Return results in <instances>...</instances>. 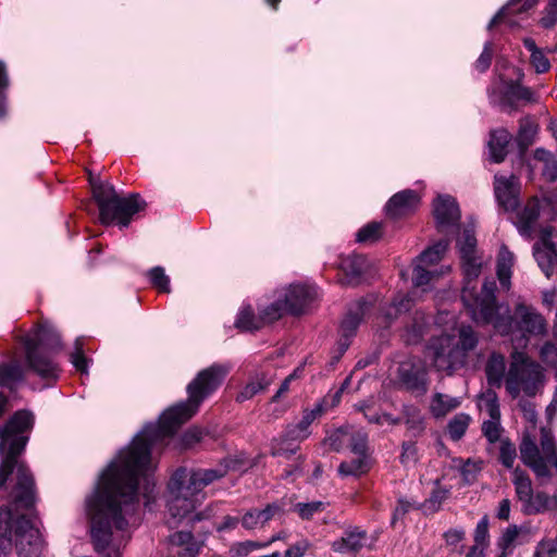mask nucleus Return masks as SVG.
Instances as JSON below:
<instances>
[{
	"mask_svg": "<svg viewBox=\"0 0 557 557\" xmlns=\"http://www.w3.org/2000/svg\"><path fill=\"white\" fill-rule=\"evenodd\" d=\"M202 542L197 541L191 532L180 531L170 536L172 557H198Z\"/></svg>",
	"mask_w": 557,
	"mask_h": 557,
	"instance_id": "a211bd4d",
	"label": "nucleus"
},
{
	"mask_svg": "<svg viewBox=\"0 0 557 557\" xmlns=\"http://www.w3.org/2000/svg\"><path fill=\"white\" fill-rule=\"evenodd\" d=\"M397 376L408 391L424 394L428 389L426 371L420 363L411 360L400 362L397 369Z\"/></svg>",
	"mask_w": 557,
	"mask_h": 557,
	"instance_id": "ddd939ff",
	"label": "nucleus"
},
{
	"mask_svg": "<svg viewBox=\"0 0 557 557\" xmlns=\"http://www.w3.org/2000/svg\"><path fill=\"white\" fill-rule=\"evenodd\" d=\"M433 214L440 231L457 225L461 216L457 201L449 195L438 196L434 200Z\"/></svg>",
	"mask_w": 557,
	"mask_h": 557,
	"instance_id": "2eb2a0df",
	"label": "nucleus"
},
{
	"mask_svg": "<svg viewBox=\"0 0 557 557\" xmlns=\"http://www.w3.org/2000/svg\"><path fill=\"white\" fill-rule=\"evenodd\" d=\"M496 289L494 280H485L480 298H474L472 294L466 292L465 306L474 322L482 325L492 324L500 335L519 333L524 344L530 336L546 335L547 322L534 307L519 302L511 314L508 306L497 304Z\"/></svg>",
	"mask_w": 557,
	"mask_h": 557,
	"instance_id": "7ed1b4c3",
	"label": "nucleus"
},
{
	"mask_svg": "<svg viewBox=\"0 0 557 557\" xmlns=\"http://www.w3.org/2000/svg\"><path fill=\"white\" fill-rule=\"evenodd\" d=\"M417 460V447L411 442H405L403 444V453L400 455V461L404 465L414 462Z\"/></svg>",
	"mask_w": 557,
	"mask_h": 557,
	"instance_id": "0e129e2a",
	"label": "nucleus"
},
{
	"mask_svg": "<svg viewBox=\"0 0 557 557\" xmlns=\"http://www.w3.org/2000/svg\"><path fill=\"white\" fill-rule=\"evenodd\" d=\"M412 307V300L409 295H398L393 299L389 306L384 310L383 314L387 322L397 319L401 313L407 312Z\"/></svg>",
	"mask_w": 557,
	"mask_h": 557,
	"instance_id": "4c0bfd02",
	"label": "nucleus"
},
{
	"mask_svg": "<svg viewBox=\"0 0 557 557\" xmlns=\"http://www.w3.org/2000/svg\"><path fill=\"white\" fill-rule=\"evenodd\" d=\"M459 406V398L451 397L442 393H436L431 401V412L435 418H442Z\"/></svg>",
	"mask_w": 557,
	"mask_h": 557,
	"instance_id": "c756f323",
	"label": "nucleus"
},
{
	"mask_svg": "<svg viewBox=\"0 0 557 557\" xmlns=\"http://www.w3.org/2000/svg\"><path fill=\"white\" fill-rule=\"evenodd\" d=\"M536 124L528 117L520 121L517 141L521 148L524 149L532 144L533 137L536 134Z\"/></svg>",
	"mask_w": 557,
	"mask_h": 557,
	"instance_id": "c03bdc74",
	"label": "nucleus"
},
{
	"mask_svg": "<svg viewBox=\"0 0 557 557\" xmlns=\"http://www.w3.org/2000/svg\"><path fill=\"white\" fill-rule=\"evenodd\" d=\"M479 333L471 325H460L457 335L441 334L430 338L426 354L433 368L453 375L466 367L469 355L479 345Z\"/></svg>",
	"mask_w": 557,
	"mask_h": 557,
	"instance_id": "39448f33",
	"label": "nucleus"
},
{
	"mask_svg": "<svg viewBox=\"0 0 557 557\" xmlns=\"http://www.w3.org/2000/svg\"><path fill=\"white\" fill-rule=\"evenodd\" d=\"M511 140L510 133L505 128H498L491 132L488 140V149L491 159L495 163H500L505 160L508 153V145Z\"/></svg>",
	"mask_w": 557,
	"mask_h": 557,
	"instance_id": "4be33fe9",
	"label": "nucleus"
},
{
	"mask_svg": "<svg viewBox=\"0 0 557 557\" xmlns=\"http://www.w3.org/2000/svg\"><path fill=\"white\" fill-rule=\"evenodd\" d=\"M370 470L368 456H357L350 461H343L338 466V473L342 476H359Z\"/></svg>",
	"mask_w": 557,
	"mask_h": 557,
	"instance_id": "7c9ffc66",
	"label": "nucleus"
},
{
	"mask_svg": "<svg viewBox=\"0 0 557 557\" xmlns=\"http://www.w3.org/2000/svg\"><path fill=\"white\" fill-rule=\"evenodd\" d=\"M541 358L548 364L557 366V346L546 342L541 348Z\"/></svg>",
	"mask_w": 557,
	"mask_h": 557,
	"instance_id": "bf43d9fd",
	"label": "nucleus"
},
{
	"mask_svg": "<svg viewBox=\"0 0 557 557\" xmlns=\"http://www.w3.org/2000/svg\"><path fill=\"white\" fill-rule=\"evenodd\" d=\"M33 424V413L20 410L0 428V497L8 502L0 508V557H7L13 546L18 557H39L42 550L39 531L29 519L35 504L34 478L18 460Z\"/></svg>",
	"mask_w": 557,
	"mask_h": 557,
	"instance_id": "f03ea898",
	"label": "nucleus"
},
{
	"mask_svg": "<svg viewBox=\"0 0 557 557\" xmlns=\"http://www.w3.org/2000/svg\"><path fill=\"white\" fill-rule=\"evenodd\" d=\"M520 458L537 478H550L552 469L557 474V443L549 429H541L540 446L524 433L519 445Z\"/></svg>",
	"mask_w": 557,
	"mask_h": 557,
	"instance_id": "6e6552de",
	"label": "nucleus"
},
{
	"mask_svg": "<svg viewBox=\"0 0 557 557\" xmlns=\"http://www.w3.org/2000/svg\"><path fill=\"white\" fill-rule=\"evenodd\" d=\"M488 519L487 517H483L476 524L474 531V543L482 544L488 546Z\"/></svg>",
	"mask_w": 557,
	"mask_h": 557,
	"instance_id": "6e6d98bb",
	"label": "nucleus"
},
{
	"mask_svg": "<svg viewBox=\"0 0 557 557\" xmlns=\"http://www.w3.org/2000/svg\"><path fill=\"white\" fill-rule=\"evenodd\" d=\"M323 412L324 407L322 403L315 404L313 409H305L301 420L298 423L292 424L287 428L286 437L293 441H301L307 438L310 434L309 426Z\"/></svg>",
	"mask_w": 557,
	"mask_h": 557,
	"instance_id": "6ab92c4d",
	"label": "nucleus"
},
{
	"mask_svg": "<svg viewBox=\"0 0 557 557\" xmlns=\"http://www.w3.org/2000/svg\"><path fill=\"white\" fill-rule=\"evenodd\" d=\"M228 370L226 366L212 364L200 371L187 385L188 399L164 411L158 424H147L103 471L96 491L86 500L97 553L121 557V549L129 539L126 528L138 508L139 476L146 478V491L153 485L147 475L152 448L198 411L200 404L222 384Z\"/></svg>",
	"mask_w": 557,
	"mask_h": 557,
	"instance_id": "f257e3e1",
	"label": "nucleus"
},
{
	"mask_svg": "<svg viewBox=\"0 0 557 557\" xmlns=\"http://www.w3.org/2000/svg\"><path fill=\"white\" fill-rule=\"evenodd\" d=\"M513 267V253L506 246H502L497 258V277L503 289L509 290Z\"/></svg>",
	"mask_w": 557,
	"mask_h": 557,
	"instance_id": "393cba45",
	"label": "nucleus"
},
{
	"mask_svg": "<svg viewBox=\"0 0 557 557\" xmlns=\"http://www.w3.org/2000/svg\"><path fill=\"white\" fill-rule=\"evenodd\" d=\"M492 58H493V45H492V42L487 41L484 45L482 53L475 61V64H474L475 69L481 73L485 72L491 65Z\"/></svg>",
	"mask_w": 557,
	"mask_h": 557,
	"instance_id": "864d4df0",
	"label": "nucleus"
},
{
	"mask_svg": "<svg viewBox=\"0 0 557 557\" xmlns=\"http://www.w3.org/2000/svg\"><path fill=\"white\" fill-rule=\"evenodd\" d=\"M557 23V0H549L544 16L541 18V25L544 28H550Z\"/></svg>",
	"mask_w": 557,
	"mask_h": 557,
	"instance_id": "4d7b16f0",
	"label": "nucleus"
},
{
	"mask_svg": "<svg viewBox=\"0 0 557 557\" xmlns=\"http://www.w3.org/2000/svg\"><path fill=\"white\" fill-rule=\"evenodd\" d=\"M533 255L544 274L549 277L557 258L556 245L552 242V228H543L540 240L533 246Z\"/></svg>",
	"mask_w": 557,
	"mask_h": 557,
	"instance_id": "4468645a",
	"label": "nucleus"
},
{
	"mask_svg": "<svg viewBox=\"0 0 557 557\" xmlns=\"http://www.w3.org/2000/svg\"><path fill=\"white\" fill-rule=\"evenodd\" d=\"M519 100H524L528 102L533 101V91L530 88L524 87L517 82L511 81L507 83L506 89L504 91V101L512 107Z\"/></svg>",
	"mask_w": 557,
	"mask_h": 557,
	"instance_id": "2f4dec72",
	"label": "nucleus"
},
{
	"mask_svg": "<svg viewBox=\"0 0 557 557\" xmlns=\"http://www.w3.org/2000/svg\"><path fill=\"white\" fill-rule=\"evenodd\" d=\"M522 528L518 527L516 524H510L507 527L503 532L502 535L498 537L496 546L498 549H504L508 552H512L516 548L518 544V536L521 533Z\"/></svg>",
	"mask_w": 557,
	"mask_h": 557,
	"instance_id": "79ce46f5",
	"label": "nucleus"
},
{
	"mask_svg": "<svg viewBox=\"0 0 557 557\" xmlns=\"http://www.w3.org/2000/svg\"><path fill=\"white\" fill-rule=\"evenodd\" d=\"M309 544L307 541L297 542L295 545L290 546L286 552L284 557H302L306 550L308 549Z\"/></svg>",
	"mask_w": 557,
	"mask_h": 557,
	"instance_id": "774afa93",
	"label": "nucleus"
},
{
	"mask_svg": "<svg viewBox=\"0 0 557 557\" xmlns=\"http://www.w3.org/2000/svg\"><path fill=\"white\" fill-rule=\"evenodd\" d=\"M280 510L276 504H269L264 509H252L247 511L243 519L242 524L248 530L257 528L259 524H264L273 518V516Z\"/></svg>",
	"mask_w": 557,
	"mask_h": 557,
	"instance_id": "a878e982",
	"label": "nucleus"
},
{
	"mask_svg": "<svg viewBox=\"0 0 557 557\" xmlns=\"http://www.w3.org/2000/svg\"><path fill=\"white\" fill-rule=\"evenodd\" d=\"M494 191L496 199L506 211L515 210L518 206L519 183L515 175L509 177L495 176Z\"/></svg>",
	"mask_w": 557,
	"mask_h": 557,
	"instance_id": "f3484780",
	"label": "nucleus"
},
{
	"mask_svg": "<svg viewBox=\"0 0 557 557\" xmlns=\"http://www.w3.org/2000/svg\"><path fill=\"white\" fill-rule=\"evenodd\" d=\"M517 458V449L509 438H503L499 445V461L507 468L512 469Z\"/></svg>",
	"mask_w": 557,
	"mask_h": 557,
	"instance_id": "a18cd8bd",
	"label": "nucleus"
},
{
	"mask_svg": "<svg viewBox=\"0 0 557 557\" xmlns=\"http://www.w3.org/2000/svg\"><path fill=\"white\" fill-rule=\"evenodd\" d=\"M91 188L102 224L116 222L120 226L126 227L132 216L145 207V201L138 194L120 197L109 183H92Z\"/></svg>",
	"mask_w": 557,
	"mask_h": 557,
	"instance_id": "0eeeda50",
	"label": "nucleus"
},
{
	"mask_svg": "<svg viewBox=\"0 0 557 557\" xmlns=\"http://www.w3.org/2000/svg\"><path fill=\"white\" fill-rule=\"evenodd\" d=\"M83 346V339L76 338L74 343V350L70 355V360L77 371L81 373H88V359L84 355Z\"/></svg>",
	"mask_w": 557,
	"mask_h": 557,
	"instance_id": "de8ad7c7",
	"label": "nucleus"
},
{
	"mask_svg": "<svg viewBox=\"0 0 557 557\" xmlns=\"http://www.w3.org/2000/svg\"><path fill=\"white\" fill-rule=\"evenodd\" d=\"M280 296L288 314L300 315L306 313L317 300L318 289L313 285L290 284Z\"/></svg>",
	"mask_w": 557,
	"mask_h": 557,
	"instance_id": "f8f14e48",
	"label": "nucleus"
},
{
	"mask_svg": "<svg viewBox=\"0 0 557 557\" xmlns=\"http://www.w3.org/2000/svg\"><path fill=\"white\" fill-rule=\"evenodd\" d=\"M203 437V431L199 428H191L186 431L183 435V445L185 447H191L193 445L199 443Z\"/></svg>",
	"mask_w": 557,
	"mask_h": 557,
	"instance_id": "680f3d73",
	"label": "nucleus"
},
{
	"mask_svg": "<svg viewBox=\"0 0 557 557\" xmlns=\"http://www.w3.org/2000/svg\"><path fill=\"white\" fill-rule=\"evenodd\" d=\"M466 532L462 528L449 529L444 533V540L447 546L455 552L458 545L463 541Z\"/></svg>",
	"mask_w": 557,
	"mask_h": 557,
	"instance_id": "5fc2aeb1",
	"label": "nucleus"
},
{
	"mask_svg": "<svg viewBox=\"0 0 557 557\" xmlns=\"http://www.w3.org/2000/svg\"><path fill=\"white\" fill-rule=\"evenodd\" d=\"M535 552H542L547 557H557V543L554 540L543 539L535 547Z\"/></svg>",
	"mask_w": 557,
	"mask_h": 557,
	"instance_id": "e2e57ef3",
	"label": "nucleus"
},
{
	"mask_svg": "<svg viewBox=\"0 0 557 557\" xmlns=\"http://www.w3.org/2000/svg\"><path fill=\"white\" fill-rule=\"evenodd\" d=\"M382 235V225L377 222H371L360 228L357 233L358 243H373Z\"/></svg>",
	"mask_w": 557,
	"mask_h": 557,
	"instance_id": "09e8293b",
	"label": "nucleus"
},
{
	"mask_svg": "<svg viewBox=\"0 0 557 557\" xmlns=\"http://www.w3.org/2000/svg\"><path fill=\"white\" fill-rule=\"evenodd\" d=\"M259 313H260L259 321H262L263 326H265V325L272 324V323L276 322L277 320H280L281 318H283V315L287 313V309H286L281 296H278V298L275 301L264 306L263 308H260Z\"/></svg>",
	"mask_w": 557,
	"mask_h": 557,
	"instance_id": "f704fd0d",
	"label": "nucleus"
},
{
	"mask_svg": "<svg viewBox=\"0 0 557 557\" xmlns=\"http://www.w3.org/2000/svg\"><path fill=\"white\" fill-rule=\"evenodd\" d=\"M541 206L537 198L530 199L524 208L518 214L516 223L520 235L531 238L534 232L535 223L540 216Z\"/></svg>",
	"mask_w": 557,
	"mask_h": 557,
	"instance_id": "412c9836",
	"label": "nucleus"
},
{
	"mask_svg": "<svg viewBox=\"0 0 557 557\" xmlns=\"http://www.w3.org/2000/svg\"><path fill=\"white\" fill-rule=\"evenodd\" d=\"M449 495V490L441 486L438 482H436V486L433 488L430 497L426 498L422 504L423 511L425 513H434L438 511Z\"/></svg>",
	"mask_w": 557,
	"mask_h": 557,
	"instance_id": "e433bc0d",
	"label": "nucleus"
},
{
	"mask_svg": "<svg viewBox=\"0 0 557 557\" xmlns=\"http://www.w3.org/2000/svg\"><path fill=\"white\" fill-rule=\"evenodd\" d=\"M374 305L373 297L361 298L352 302L342 321L341 336L337 342L338 355L334 358L333 363L337 362L351 344V338L357 334V330L364 318L370 313Z\"/></svg>",
	"mask_w": 557,
	"mask_h": 557,
	"instance_id": "9b49d317",
	"label": "nucleus"
},
{
	"mask_svg": "<svg viewBox=\"0 0 557 557\" xmlns=\"http://www.w3.org/2000/svg\"><path fill=\"white\" fill-rule=\"evenodd\" d=\"M485 409L490 416V420L500 421V410L495 395H491L486 398Z\"/></svg>",
	"mask_w": 557,
	"mask_h": 557,
	"instance_id": "69168bd1",
	"label": "nucleus"
},
{
	"mask_svg": "<svg viewBox=\"0 0 557 557\" xmlns=\"http://www.w3.org/2000/svg\"><path fill=\"white\" fill-rule=\"evenodd\" d=\"M341 268L348 278V283H354L361 276L366 269V259L362 256H351L345 258Z\"/></svg>",
	"mask_w": 557,
	"mask_h": 557,
	"instance_id": "c9c22d12",
	"label": "nucleus"
},
{
	"mask_svg": "<svg viewBox=\"0 0 557 557\" xmlns=\"http://www.w3.org/2000/svg\"><path fill=\"white\" fill-rule=\"evenodd\" d=\"M225 474L223 469L178 468L168 483V509L173 523L186 521L194 524L211 517L210 507L200 512H195V509L205 498L203 488Z\"/></svg>",
	"mask_w": 557,
	"mask_h": 557,
	"instance_id": "20e7f679",
	"label": "nucleus"
},
{
	"mask_svg": "<svg viewBox=\"0 0 557 557\" xmlns=\"http://www.w3.org/2000/svg\"><path fill=\"white\" fill-rule=\"evenodd\" d=\"M29 371L24 363V367L17 360L4 362L0 364V385L8 388H13L18 382L24 379L25 371Z\"/></svg>",
	"mask_w": 557,
	"mask_h": 557,
	"instance_id": "b1692460",
	"label": "nucleus"
},
{
	"mask_svg": "<svg viewBox=\"0 0 557 557\" xmlns=\"http://www.w3.org/2000/svg\"><path fill=\"white\" fill-rule=\"evenodd\" d=\"M271 384V379L264 374H258L252 377L237 394L236 400L239 403L246 401L264 392Z\"/></svg>",
	"mask_w": 557,
	"mask_h": 557,
	"instance_id": "c85d7f7f",
	"label": "nucleus"
},
{
	"mask_svg": "<svg viewBox=\"0 0 557 557\" xmlns=\"http://www.w3.org/2000/svg\"><path fill=\"white\" fill-rule=\"evenodd\" d=\"M531 64L534 66L536 73H545L550 69V62L545 54L539 50L531 54Z\"/></svg>",
	"mask_w": 557,
	"mask_h": 557,
	"instance_id": "13d9d810",
	"label": "nucleus"
},
{
	"mask_svg": "<svg viewBox=\"0 0 557 557\" xmlns=\"http://www.w3.org/2000/svg\"><path fill=\"white\" fill-rule=\"evenodd\" d=\"M520 411L523 414V418L530 422L532 425H535L537 413L535 410V406L533 403L529 400L521 399L518 404Z\"/></svg>",
	"mask_w": 557,
	"mask_h": 557,
	"instance_id": "052dcab7",
	"label": "nucleus"
},
{
	"mask_svg": "<svg viewBox=\"0 0 557 557\" xmlns=\"http://www.w3.org/2000/svg\"><path fill=\"white\" fill-rule=\"evenodd\" d=\"M544 383V372L540 363L524 352L515 351L506 374L505 387L508 394L517 398L521 393L535 396Z\"/></svg>",
	"mask_w": 557,
	"mask_h": 557,
	"instance_id": "1a4fd4ad",
	"label": "nucleus"
},
{
	"mask_svg": "<svg viewBox=\"0 0 557 557\" xmlns=\"http://www.w3.org/2000/svg\"><path fill=\"white\" fill-rule=\"evenodd\" d=\"M512 484L518 500L524 506L530 500L533 492L532 481L529 474L520 468H516L512 472Z\"/></svg>",
	"mask_w": 557,
	"mask_h": 557,
	"instance_id": "bb28decb",
	"label": "nucleus"
},
{
	"mask_svg": "<svg viewBox=\"0 0 557 557\" xmlns=\"http://www.w3.org/2000/svg\"><path fill=\"white\" fill-rule=\"evenodd\" d=\"M550 502V497L545 492L533 493L530 500L521 507V510L528 516L542 513L549 508Z\"/></svg>",
	"mask_w": 557,
	"mask_h": 557,
	"instance_id": "ea45409f",
	"label": "nucleus"
},
{
	"mask_svg": "<svg viewBox=\"0 0 557 557\" xmlns=\"http://www.w3.org/2000/svg\"><path fill=\"white\" fill-rule=\"evenodd\" d=\"M367 539V532L359 528H350L344 532V535L332 543V549L338 554H349L359 552Z\"/></svg>",
	"mask_w": 557,
	"mask_h": 557,
	"instance_id": "aec40b11",
	"label": "nucleus"
},
{
	"mask_svg": "<svg viewBox=\"0 0 557 557\" xmlns=\"http://www.w3.org/2000/svg\"><path fill=\"white\" fill-rule=\"evenodd\" d=\"M347 446L357 456H368V434L362 430L349 426Z\"/></svg>",
	"mask_w": 557,
	"mask_h": 557,
	"instance_id": "58836bf2",
	"label": "nucleus"
},
{
	"mask_svg": "<svg viewBox=\"0 0 557 557\" xmlns=\"http://www.w3.org/2000/svg\"><path fill=\"white\" fill-rule=\"evenodd\" d=\"M150 283L153 287H156L159 292L170 293V278L165 274V271L162 267H154L150 269L147 273Z\"/></svg>",
	"mask_w": 557,
	"mask_h": 557,
	"instance_id": "49530a36",
	"label": "nucleus"
},
{
	"mask_svg": "<svg viewBox=\"0 0 557 557\" xmlns=\"http://www.w3.org/2000/svg\"><path fill=\"white\" fill-rule=\"evenodd\" d=\"M420 203L419 195L411 189L395 194L386 203V214L392 219H399L412 213Z\"/></svg>",
	"mask_w": 557,
	"mask_h": 557,
	"instance_id": "dca6fc26",
	"label": "nucleus"
},
{
	"mask_svg": "<svg viewBox=\"0 0 557 557\" xmlns=\"http://www.w3.org/2000/svg\"><path fill=\"white\" fill-rule=\"evenodd\" d=\"M449 271V267L442 268L441 270L431 269L424 265L422 262L414 260L413 272H412V283L416 287H423L430 284L434 278L441 276L445 272Z\"/></svg>",
	"mask_w": 557,
	"mask_h": 557,
	"instance_id": "cd10ccee",
	"label": "nucleus"
},
{
	"mask_svg": "<svg viewBox=\"0 0 557 557\" xmlns=\"http://www.w3.org/2000/svg\"><path fill=\"white\" fill-rule=\"evenodd\" d=\"M506 362L503 355L493 352L485 366V374L491 386L500 387L506 380Z\"/></svg>",
	"mask_w": 557,
	"mask_h": 557,
	"instance_id": "5701e85b",
	"label": "nucleus"
},
{
	"mask_svg": "<svg viewBox=\"0 0 557 557\" xmlns=\"http://www.w3.org/2000/svg\"><path fill=\"white\" fill-rule=\"evenodd\" d=\"M349 426H343L334 431L326 438L327 445L335 451H339L345 445H347V434Z\"/></svg>",
	"mask_w": 557,
	"mask_h": 557,
	"instance_id": "3c124183",
	"label": "nucleus"
},
{
	"mask_svg": "<svg viewBox=\"0 0 557 557\" xmlns=\"http://www.w3.org/2000/svg\"><path fill=\"white\" fill-rule=\"evenodd\" d=\"M511 503L508 498H504L499 502L496 518L502 521H508L510 519Z\"/></svg>",
	"mask_w": 557,
	"mask_h": 557,
	"instance_id": "338daca9",
	"label": "nucleus"
},
{
	"mask_svg": "<svg viewBox=\"0 0 557 557\" xmlns=\"http://www.w3.org/2000/svg\"><path fill=\"white\" fill-rule=\"evenodd\" d=\"M471 418L467 413L456 414L447 425L448 434L451 440L459 441L466 433Z\"/></svg>",
	"mask_w": 557,
	"mask_h": 557,
	"instance_id": "37998d69",
	"label": "nucleus"
},
{
	"mask_svg": "<svg viewBox=\"0 0 557 557\" xmlns=\"http://www.w3.org/2000/svg\"><path fill=\"white\" fill-rule=\"evenodd\" d=\"M325 504L322 502L298 503L294 506V510L301 519L310 520L315 513L322 512Z\"/></svg>",
	"mask_w": 557,
	"mask_h": 557,
	"instance_id": "8fccbe9b",
	"label": "nucleus"
},
{
	"mask_svg": "<svg viewBox=\"0 0 557 557\" xmlns=\"http://www.w3.org/2000/svg\"><path fill=\"white\" fill-rule=\"evenodd\" d=\"M482 433L486 437V440L494 444L496 442H500L502 426L500 421L487 420L482 424Z\"/></svg>",
	"mask_w": 557,
	"mask_h": 557,
	"instance_id": "603ef678",
	"label": "nucleus"
},
{
	"mask_svg": "<svg viewBox=\"0 0 557 557\" xmlns=\"http://www.w3.org/2000/svg\"><path fill=\"white\" fill-rule=\"evenodd\" d=\"M448 246H449V240H447V239L440 240L432 247H429L423 252H421L420 256L417 257L416 260H418L419 262H422L424 265L433 269V267H435L442 260Z\"/></svg>",
	"mask_w": 557,
	"mask_h": 557,
	"instance_id": "473e14b6",
	"label": "nucleus"
},
{
	"mask_svg": "<svg viewBox=\"0 0 557 557\" xmlns=\"http://www.w3.org/2000/svg\"><path fill=\"white\" fill-rule=\"evenodd\" d=\"M429 324V319L422 312H416L413 324L406 329L405 339L408 344H417L421 341Z\"/></svg>",
	"mask_w": 557,
	"mask_h": 557,
	"instance_id": "a19ab883",
	"label": "nucleus"
},
{
	"mask_svg": "<svg viewBox=\"0 0 557 557\" xmlns=\"http://www.w3.org/2000/svg\"><path fill=\"white\" fill-rule=\"evenodd\" d=\"M25 351V364L30 372L42 380L57 381L60 374L58 363L42 349L49 352L61 350V337L50 324H41L21 338Z\"/></svg>",
	"mask_w": 557,
	"mask_h": 557,
	"instance_id": "423d86ee",
	"label": "nucleus"
},
{
	"mask_svg": "<svg viewBox=\"0 0 557 557\" xmlns=\"http://www.w3.org/2000/svg\"><path fill=\"white\" fill-rule=\"evenodd\" d=\"M457 247L460 255L461 268L463 271V287L461 299L465 304L466 292L474 298L481 297V292L475 290V280L479 277L482 268V259L476 251V238L473 226H466L457 239Z\"/></svg>",
	"mask_w": 557,
	"mask_h": 557,
	"instance_id": "9d476101",
	"label": "nucleus"
},
{
	"mask_svg": "<svg viewBox=\"0 0 557 557\" xmlns=\"http://www.w3.org/2000/svg\"><path fill=\"white\" fill-rule=\"evenodd\" d=\"M260 320V313L255 314L250 306H245L238 312L235 326L243 331H256L263 327V322Z\"/></svg>",
	"mask_w": 557,
	"mask_h": 557,
	"instance_id": "72a5a7b5",
	"label": "nucleus"
}]
</instances>
